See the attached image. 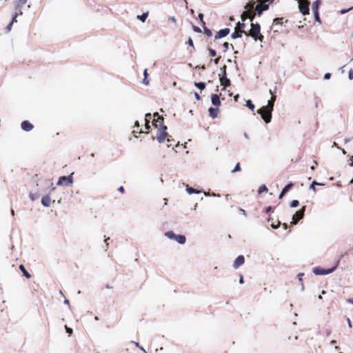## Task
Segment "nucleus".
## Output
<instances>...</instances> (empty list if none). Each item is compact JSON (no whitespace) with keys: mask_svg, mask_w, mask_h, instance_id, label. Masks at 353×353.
I'll return each mask as SVG.
<instances>
[{"mask_svg":"<svg viewBox=\"0 0 353 353\" xmlns=\"http://www.w3.org/2000/svg\"><path fill=\"white\" fill-rule=\"evenodd\" d=\"M153 125L158 128L157 139L159 143H163L170 136L166 132L167 127L163 124V119L157 112L153 114Z\"/></svg>","mask_w":353,"mask_h":353,"instance_id":"nucleus-1","label":"nucleus"},{"mask_svg":"<svg viewBox=\"0 0 353 353\" xmlns=\"http://www.w3.org/2000/svg\"><path fill=\"white\" fill-rule=\"evenodd\" d=\"M270 94H272L271 99L268 101V104L258 110V113L261 114L262 119L266 123H269L272 119V112L273 111L276 96L273 95V92L270 90Z\"/></svg>","mask_w":353,"mask_h":353,"instance_id":"nucleus-2","label":"nucleus"},{"mask_svg":"<svg viewBox=\"0 0 353 353\" xmlns=\"http://www.w3.org/2000/svg\"><path fill=\"white\" fill-rule=\"evenodd\" d=\"M261 26L259 23H251V29L249 33H245L247 36H250L255 41L259 40L260 41H263V36L261 34Z\"/></svg>","mask_w":353,"mask_h":353,"instance_id":"nucleus-3","label":"nucleus"},{"mask_svg":"<svg viewBox=\"0 0 353 353\" xmlns=\"http://www.w3.org/2000/svg\"><path fill=\"white\" fill-rule=\"evenodd\" d=\"M164 235L169 239L176 241L179 244L183 245L186 242V237L183 234H176L173 231H168Z\"/></svg>","mask_w":353,"mask_h":353,"instance_id":"nucleus-4","label":"nucleus"},{"mask_svg":"<svg viewBox=\"0 0 353 353\" xmlns=\"http://www.w3.org/2000/svg\"><path fill=\"white\" fill-rule=\"evenodd\" d=\"M339 263V260L336 262V264L332 267V268L329 269H324L321 267H316L313 268V273L316 275H326L332 273L338 266V264Z\"/></svg>","mask_w":353,"mask_h":353,"instance_id":"nucleus-5","label":"nucleus"},{"mask_svg":"<svg viewBox=\"0 0 353 353\" xmlns=\"http://www.w3.org/2000/svg\"><path fill=\"white\" fill-rule=\"evenodd\" d=\"M73 174L74 173H71L68 176H60L57 185L59 186H71L73 184Z\"/></svg>","mask_w":353,"mask_h":353,"instance_id":"nucleus-6","label":"nucleus"},{"mask_svg":"<svg viewBox=\"0 0 353 353\" xmlns=\"http://www.w3.org/2000/svg\"><path fill=\"white\" fill-rule=\"evenodd\" d=\"M305 209H306V207L303 206L299 210H298L295 212V214L292 216V221H291V223L292 225L297 224L299 221L303 218Z\"/></svg>","mask_w":353,"mask_h":353,"instance_id":"nucleus-7","label":"nucleus"},{"mask_svg":"<svg viewBox=\"0 0 353 353\" xmlns=\"http://www.w3.org/2000/svg\"><path fill=\"white\" fill-rule=\"evenodd\" d=\"M299 11L303 14L307 15L310 13L309 0H299Z\"/></svg>","mask_w":353,"mask_h":353,"instance_id":"nucleus-8","label":"nucleus"},{"mask_svg":"<svg viewBox=\"0 0 353 353\" xmlns=\"http://www.w3.org/2000/svg\"><path fill=\"white\" fill-rule=\"evenodd\" d=\"M259 4L256 6L255 11L256 14L261 15L263 11L268 10L269 4L263 1V0H257Z\"/></svg>","mask_w":353,"mask_h":353,"instance_id":"nucleus-9","label":"nucleus"},{"mask_svg":"<svg viewBox=\"0 0 353 353\" xmlns=\"http://www.w3.org/2000/svg\"><path fill=\"white\" fill-rule=\"evenodd\" d=\"M230 30L228 28L221 29L216 33V34L214 37V39H219L223 37H225L227 35H228L230 34Z\"/></svg>","mask_w":353,"mask_h":353,"instance_id":"nucleus-10","label":"nucleus"},{"mask_svg":"<svg viewBox=\"0 0 353 353\" xmlns=\"http://www.w3.org/2000/svg\"><path fill=\"white\" fill-rule=\"evenodd\" d=\"M21 128L25 132H30L34 128V125L28 121H23L21 123Z\"/></svg>","mask_w":353,"mask_h":353,"instance_id":"nucleus-11","label":"nucleus"},{"mask_svg":"<svg viewBox=\"0 0 353 353\" xmlns=\"http://www.w3.org/2000/svg\"><path fill=\"white\" fill-rule=\"evenodd\" d=\"M245 262V259L243 255H239L236 257L233 263V268L237 269L239 266L242 265Z\"/></svg>","mask_w":353,"mask_h":353,"instance_id":"nucleus-12","label":"nucleus"},{"mask_svg":"<svg viewBox=\"0 0 353 353\" xmlns=\"http://www.w3.org/2000/svg\"><path fill=\"white\" fill-rule=\"evenodd\" d=\"M294 185L292 183H290L288 185H286L283 190H281V193L279 195V199H281L283 196L289 191V190Z\"/></svg>","mask_w":353,"mask_h":353,"instance_id":"nucleus-13","label":"nucleus"},{"mask_svg":"<svg viewBox=\"0 0 353 353\" xmlns=\"http://www.w3.org/2000/svg\"><path fill=\"white\" fill-rule=\"evenodd\" d=\"M211 102L215 106L221 105V101L219 96L216 94H213L211 95Z\"/></svg>","mask_w":353,"mask_h":353,"instance_id":"nucleus-14","label":"nucleus"},{"mask_svg":"<svg viewBox=\"0 0 353 353\" xmlns=\"http://www.w3.org/2000/svg\"><path fill=\"white\" fill-rule=\"evenodd\" d=\"M41 203L45 207H50L51 204V199L49 195L43 196L41 199Z\"/></svg>","mask_w":353,"mask_h":353,"instance_id":"nucleus-15","label":"nucleus"},{"mask_svg":"<svg viewBox=\"0 0 353 353\" xmlns=\"http://www.w3.org/2000/svg\"><path fill=\"white\" fill-rule=\"evenodd\" d=\"M219 111V108H217L210 107L208 109V112H209L210 116L212 119H215L216 117H217Z\"/></svg>","mask_w":353,"mask_h":353,"instance_id":"nucleus-16","label":"nucleus"},{"mask_svg":"<svg viewBox=\"0 0 353 353\" xmlns=\"http://www.w3.org/2000/svg\"><path fill=\"white\" fill-rule=\"evenodd\" d=\"M256 3L255 1H250L245 6V9L248 12H252L256 8Z\"/></svg>","mask_w":353,"mask_h":353,"instance_id":"nucleus-17","label":"nucleus"},{"mask_svg":"<svg viewBox=\"0 0 353 353\" xmlns=\"http://www.w3.org/2000/svg\"><path fill=\"white\" fill-rule=\"evenodd\" d=\"M219 81H220L221 85L224 86L225 88H226L230 85V80L227 78V76L224 77H220Z\"/></svg>","mask_w":353,"mask_h":353,"instance_id":"nucleus-18","label":"nucleus"},{"mask_svg":"<svg viewBox=\"0 0 353 353\" xmlns=\"http://www.w3.org/2000/svg\"><path fill=\"white\" fill-rule=\"evenodd\" d=\"M245 27V25L244 23H241V22H238L236 25V27H235V29L236 30H238L239 31H240L241 33H247L246 32H245L244 30V28Z\"/></svg>","mask_w":353,"mask_h":353,"instance_id":"nucleus-19","label":"nucleus"},{"mask_svg":"<svg viewBox=\"0 0 353 353\" xmlns=\"http://www.w3.org/2000/svg\"><path fill=\"white\" fill-rule=\"evenodd\" d=\"M320 4H321L320 0H316L312 3V8L313 12H319V8Z\"/></svg>","mask_w":353,"mask_h":353,"instance_id":"nucleus-20","label":"nucleus"},{"mask_svg":"<svg viewBox=\"0 0 353 353\" xmlns=\"http://www.w3.org/2000/svg\"><path fill=\"white\" fill-rule=\"evenodd\" d=\"M19 269L26 278L29 279L31 277L30 274L26 270L25 267L23 265H20Z\"/></svg>","mask_w":353,"mask_h":353,"instance_id":"nucleus-21","label":"nucleus"},{"mask_svg":"<svg viewBox=\"0 0 353 353\" xmlns=\"http://www.w3.org/2000/svg\"><path fill=\"white\" fill-rule=\"evenodd\" d=\"M186 192L190 194H199L200 192L199 190H197L192 187L187 186L185 189Z\"/></svg>","mask_w":353,"mask_h":353,"instance_id":"nucleus-22","label":"nucleus"},{"mask_svg":"<svg viewBox=\"0 0 353 353\" xmlns=\"http://www.w3.org/2000/svg\"><path fill=\"white\" fill-rule=\"evenodd\" d=\"M242 37V33L238 30H234V32L232 34L231 37L233 39L240 38Z\"/></svg>","mask_w":353,"mask_h":353,"instance_id":"nucleus-23","label":"nucleus"},{"mask_svg":"<svg viewBox=\"0 0 353 353\" xmlns=\"http://www.w3.org/2000/svg\"><path fill=\"white\" fill-rule=\"evenodd\" d=\"M194 86L200 90H203L205 88V83L203 82L194 83Z\"/></svg>","mask_w":353,"mask_h":353,"instance_id":"nucleus-24","label":"nucleus"},{"mask_svg":"<svg viewBox=\"0 0 353 353\" xmlns=\"http://www.w3.org/2000/svg\"><path fill=\"white\" fill-rule=\"evenodd\" d=\"M148 16V13H143L141 15H139L137 18L142 22H144Z\"/></svg>","mask_w":353,"mask_h":353,"instance_id":"nucleus-25","label":"nucleus"},{"mask_svg":"<svg viewBox=\"0 0 353 353\" xmlns=\"http://www.w3.org/2000/svg\"><path fill=\"white\" fill-rule=\"evenodd\" d=\"M268 192V188L265 185H262L259 187V190H258V193L259 194H261L263 192Z\"/></svg>","mask_w":353,"mask_h":353,"instance_id":"nucleus-26","label":"nucleus"},{"mask_svg":"<svg viewBox=\"0 0 353 353\" xmlns=\"http://www.w3.org/2000/svg\"><path fill=\"white\" fill-rule=\"evenodd\" d=\"M227 76V74H226V65H223L222 68H221V73L219 74V77H226Z\"/></svg>","mask_w":353,"mask_h":353,"instance_id":"nucleus-27","label":"nucleus"},{"mask_svg":"<svg viewBox=\"0 0 353 353\" xmlns=\"http://www.w3.org/2000/svg\"><path fill=\"white\" fill-rule=\"evenodd\" d=\"M249 17V12L245 10L243 12L241 16V20L245 21Z\"/></svg>","mask_w":353,"mask_h":353,"instance_id":"nucleus-28","label":"nucleus"},{"mask_svg":"<svg viewBox=\"0 0 353 353\" xmlns=\"http://www.w3.org/2000/svg\"><path fill=\"white\" fill-rule=\"evenodd\" d=\"M27 2V0H16L15 1V3H16V6L17 7H20V6H23L24 4H26Z\"/></svg>","mask_w":353,"mask_h":353,"instance_id":"nucleus-29","label":"nucleus"},{"mask_svg":"<svg viewBox=\"0 0 353 353\" xmlns=\"http://www.w3.org/2000/svg\"><path fill=\"white\" fill-rule=\"evenodd\" d=\"M246 106L251 110H253L255 108L254 105L252 103V102L250 100L246 101Z\"/></svg>","mask_w":353,"mask_h":353,"instance_id":"nucleus-30","label":"nucleus"},{"mask_svg":"<svg viewBox=\"0 0 353 353\" xmlns=\"http://www.w3.org/2000/svg\"><path fill=\"white\" fill-rule=\"evenodd\" d=\"M299 205V201L298 200H293L290 203V206L292 208H296Z\"/></svg>","mask_w":353,"mask_h":353,"instance_id":"nucleus-31","label":"nucleus"},{"mask_svg":"<svg viewBox=\"0 0 353 353\" xmlns=\"http://www.w3.org/2000/svg\"><path fill=\"white\" fill-rule=\"evenodd\" d=\"M314 15L315 21L317 23H321V19H320V17H319V12H314Z\"/></svg>","mask_w":353,"mask_h":353,"instance_id":"nucleus-32","label":"nucleus"},{"mask_svg":"<svg viewBox=\"0 0 353 353\" xmlns=\"http://www.w3.org/2000/svg\"><path fill=\"white\" fill-rule=\"evenodd\" d=\"M131 342H132V343H134V344L137 347H139L140 350H141L144 353H147V352H146V351H145V350L142 346H141V345H140V344H139V343L135 342V341H132Z\"/></svg>","mask_w":353,"mask_h":353,"instance_id":"nucleus-33","label":"nucleus"},{"mask_svg":"<svg viewBox=\"0 0 353 353\" xmlns=\"http://www.w3.org/2000/svg\"><path fill=\"white\" fill-rule=\"evenodd\" d=\"M255 14H256V12H254V11L249 12V17L248 18L250 19L251 22L253 21Z\"/></svg>","mask_w":353,"mask_h":353,"instance_id":"nucleus-34","label":"nucleus"},{"mask_svg":"<svg viewBox=\"0 0 353 353\" xmlns=\"http://www.w3.org/2000/svg\"><path fill=\"white\" fill-rule=\"evenodd\" d=\"M204 32L206 34V35L208 37H211L212 35V31L210 29H208V28H205V27L204 28Z\"/></svg>","mask_w":353,"mask_h":353,"instance_id":"nucleus-35","label":"nucleus"},{"mask_svg":"<svg viewBox=\"0 0 353 353\" xmlns=\"http://www.w3.org/2000/svg\"><path fill=\"white\" fill-rule=\"evenodd\" d=\"M241 170L240 163H238L236 164L234 168L232 170V172H236Z\"/></svg>","mask_w":353,"mask_h":353,"instance_id":"nucleus-36","label":"nucleus"},{"mask_svg":"<svg viewBox=\"0 0 353 353\" xmlns=\"http://www.w3.org/2000/svg\"><path fill=\"white\" fill-rule=\"evenodd\" d=\"M168 21L174 23L175 24V26L177 27L176 19V18L174 17H173V16L169 17H168Z\"/></svg>","mask_w":353,"mask_h":353,"instance_id":"nucleus-37","label":"nucleus"},{"mask_svg":"<svg viewBox=\"0 0 353 353\" xmlns=\"http://www.w3.org/2000/svg\"><path fill=\"white\" fill-rule=\"evenodd\" d=\"M209 53L212 57H215L216 55V52L214 49L209 48L208 49Z\"/></svg>","mask_w":353,"mask_h":353,"instance_id":"nucleus-38","label":"nucleus"},{"mask_svg":"<svg viewBox=\"0 0 353 353\" xmlns=\"http://www.w3.org/2000/svg\"><path fill=\"white\" fill-rule=\"evenodd\" d=\"M29 197L30 198V199L32 201H34L38 198V195L33 194V193H30Z\"/></svg>","mask_w":353,"mask_h":353,"instance_id":"nucleus-39","label":"nucleus"},{"mask_svg":"<svg viewBox=\"0 0 353 353\" xmlns=\"http://www.w3.org/2000/svg\"><path fill=\"white\" fill-rule=\"evenodd\" d=\"M12 25H13V21H11L8 26L6 28V30L7 32H10L12 29Z\"/></svg>","mask_w":353,"mask_h":353,"instance_id":"nucleus-40","label":"nucleus"},{"mask_svg":"<svg viewBox=\"0 0 353 353\" xmlns=\"http://www.w3.org/2000/svg\"><path fill=\"white\" fill-rule=\"evenodd\" d=\"M21 14H22V12H21V11H20V12H19V13H16V14L14 15V17H13V18H12V21H13V23H14V22H17V17H18L19 15H21Z\"/></svg>","mask_w":353,"mask_h":353,"instance_id":"nucleus-41","label":"nucleus"},{"mask_svg":"<svg viewBox=\"0 0 353 353\" xmlns=\"http://www.w3.org/2000/svg\"><path fill=\"white\" fill-rule=\"evenodd\" d=\"M192 29L196 32H198V33H201V29L200 28L197 27V26H192Z\"/></svg>","mask_w":353,"mask_h":353,"instance_id":"nucleus-42","label":"nucleus"},{"mask_svg":"<svg viewBox=\"0 0 353 353\" xmlns=\"http://www.w3.org/2000/svg\"><path fill=\"white\" fill-rule=\"evenodd\" d=\"M229 46L230 44L228 43V42H225L223 44V51L224 52H226L229 48Z\"/></svg>","mask_w":353,"mask_h":353,"instance_id":"nucleus-43","label":"nucleus"},{"mask_svg":"<svg viewBox=\"0 0 353 353\" xmlns=\"http://www.w3.org/2000/svg\"><path fill=\"white\" fill-rule=\"evenodd\" d=\"M280 225H281L280 221H278V223H277L276 224L272 223V224H271V227H272L273 229H277V228H279V227L280 226Z\"/></svg>","mask_w":353,"mask_h":353,"instance_id":"nucleus-44","label":"nucleus"},{"mask_svg":"<svg viewBox=\"0 0 353 353\" xmlns=\"http://www.w3.org/2000/svg\"><path fill=\"white\" fill-rule=\"evenodd\" d=\"M352 8H352V7H351V8H348V9H343V10H341L340 11V13H341V14H344L347 13V12H349L350 10H351Z\"/></svg>","mask_w":353,"mask_h":353,"instance_id":"nucleus-45","label":"nucleus"},{"mask_svg":"<svg viewBox=\"0 0 353 353\" xmlns=\"http://www.w3.org/2000/svg\"><path fill=\"white\" fill-rule=\"evenodd\" d=\"M348 78H349L350 80H352L353 79V70L352 69H350V71H349Z\"/></svg>","mask_w":353,"mask_h":353,"instance_id":"nucleus-46","label":"nucleus"},{"mask_svg":"<svg viewBox=\"0 0 353 353\" xmlns=\"http://www.w3.org/2000/svg\"><path fill=\"white\" fill-rule=\"evenodd\" d=\"M172 141H173V140H172V139H170V137L167 139V142H168V145H167V146H168V148H170V147L172 146Z\"/></svg>","mask_w":353,"mask_h":353,"instance_id":"nucleus-47","label":"nucleus"},{"mask_svg":"<svg viewBox=\"0 0 353 353\" xmlns=\"http://www.w3.org/2000/svg\"><path fill=\"white\" fill-rule=\"evenodd\" d=\"M65 330H66L67 333H68L69 334H72L73 330H72V328L68 327V326H66V325L65 326Z\"/></svg>","mask_w":353,"mask_h":353,"instance_id":"nucleus-48","label":"nucleus"},{"mask_svg":"<svg viewBox=\"0 0 353 353\" xmlns=\"http://www.w3.org/2000/svg\"><path fill=\"white\" fill-rule=\"evenodd\" d=\"M150 120L145 121V127L146 130H149L150 128Z\"/></svg>","mask_w":353,"mask_h":353,"instance_id":"nucleus-49","label":"nucleus"},{"mask_svg":"<svg viewBox=\"0 0 353 353\" xmlns=\"http://www.w3.org/2000/svg\"><path fill=\"white\" fill-rule=\"evenodd\" d=\"M198 17L200 21L202 22L203 25H205V22L203 21V14L202 13H199Z\"/></svg>","mask_w":353,"mask_h":353,"instance_id":"nucleus-50","label":"nucleus"},{"mask_svg":"<svg viewBox=\"0 0 353 353\" xmlns=\"http://www.w3.org/2000/svg\"><path fill=\"white\" fill-rule=\"evenodd\" d=\"M152 119V114L150 113H148L145 114V121H148Z\"/></svg>","mask_w":353,"mask_h":353,"instance_id":"nucleus-51","label":"nucleus"},{"mask_svg":"<svg viewBox=\"0 0 353 353\" xmlns=\"http://www.w3.org/2000/svg\"><path fill=\"white\" fill-rule=\"evenodd\" d=\"M330 77H331V74L330 73H325V75H324V79H326V80L330 79Z\"/></svg>","mask_w":353,"mask_h":353,"instance_id":"nucleus-52","label":"nucleus"},{"mask_svg":"<svg viewBox=\"0 0 353 353\" xmlns=\"http://www.w3.org/2000/svg\"><path fill=\"white\" fill-rule=\"evenodd\" d=\"M187 43H188V45H190V46L194 47L193 41H192V39L191 38H189V39H188V41Z\"/></svg>","mask_w":353,"mask_h":353,"instance_id":"nucleus-53","label":"nucleus"},{"mask_svg":"<svg viewBox=\"0 0 353 353\" xmlns=\"http://www.w3.org/2000/svg\"><path fill=\"white\" fill-rule=\"evenodd\" d=\"M194 97L197 101H199L201 99L199 94L196 92H194Z\"/></svg>","mask_w":353,"mask_h":353,"instance_id":"nucleus-54","label":"nucleus"},{"mask_svg":"<svg viewBox=\"0 0 353 353\" xmlns=\"http://www.w3.org/2000/svg\"><path fill=\"white\" fill-rule=\"evenodd\" d=\"M239 211H240V212H241L243 216H247V214H246V212H245L243 209H240V210H239Z\"/></svg>","mask_w":353,"mask_h":353,"instance_id":"nucleus-55","label":"nucleus"},{"mask_svg":"<svg viewBox=\"0 0 353 353\" xmlns=\"http://www.w3.org/2000/svg\"><path fill=\"white\" fill-rule=\"evenodd\" d=\"M312 184H314V186L315 185H324L323 183H319V182H316V181H314Z\"/></svg>","mask_w":353,"mask_h":353,"instance_id":"nucleus-56","label":"nucleus"},{"mask_svg":"<svg viewBox=\"0 0 353 353\" xmlns=\"http://www.w3.org/2000/svg\"><path fill=\"white\" fill-rule=\"evenodd\" d=\"M118 191L121 192V193H123L124 192V188L123 186H121L118 188Z\"/></svg>","mask_w":353,"mask_h":353,"instance_id":"nucleus-57","label":"nucleus"},{"mask_svg":"<svg viewBox=\"0 0 353 353\" xmlns=\"http://www.w3.org/2000/svg\"><path fill=\"white\" fill-rule=\"evenodd\" d=\"M303 276V273H299L297 276H298V279L299 280L301 281H302V276Z\"/></svg>","mask_w":353,"mask_h":353,"instance_id":"nucleus-58","label":"nucleus"},{"mask_svg":"<svg viewBox=\"0 0 353 353\" xmlns=\"http://www.w3.org/2000/svg\"><path fill=\"white\" fill-rule=\"evenodd\" d=\"M310 188H311V189H312L314 192H316V188H315V186H314V184H311V185H310Z\"/></svg>","mask_w":353,"mask_h":353,"instance_id":"nucleus-59","label":"nucleus"},{"mask_svg":"<svg viewBox=\"0 0 353 353\" xmlns=\"http://www.w3.org/2000/svg\"><path fill=\"white\" fill-rule=\"evenodd\" d=\"M347 324L349 327H352V323L349 318L347 319Z\"/></svg>","mask_w":353,"mask_h":353,"instance_id":"nucleus-60","label":"nucleus"},{"mask_svg":"<svg viewBox=\"0 0 353 353\" xmlns=\"http://www.w3.org/2000/svg\"><path fill=\"white\" fill-rule=\"evenodd\" d=\"M220 57L216 58L214 60V62L215 64H218L219 63V59H220Z\"/></svg>","mask_w":353,"mask_h":353,"instance_id":"nucleus-61","label":"nucleus"},{"mask_svg":"<svg viewBox=\"0 0 353 353\" xmlns=\"http://www.w3.org/2000/svg\"><path fill=\"white\" fill-rule=\"evenodd\" d=\"M244 282V280H243V277L242 275L240 276V278H239V283H243Z\"/></svg>","mask_w":353,"mask_h":353,"instance_id":"nucleus-62","label":"nucleus"},{"mask_svg":"<svg viewBox=\"0 0 353 353\" xmlns=\"http://www.w3.org/2000/svg\"><path fill=\"white\" fill-rule=\"evenodd\" d=\"M347 302L348 303H350V304H352V305H353V299H348L347 300Z\"/></svg>","mask_w":353,"mask_h":353,"instance_id":"nucleus-63","label":"nucleus"},{"mask_svg":"<svg viewBox=\"0 0 353 353\" xmlns=\"http://www.w3.org/2000/svg\"><path fill=\"white\" fill-rule=\"evenodd\" d=\"M271 210H272V208L270 206H269L268 208H267L265 212L269 213V212H270Z\"/></svg>","mask_w":353,"mask_h":353,"instance_id":"nucleus-64","label":"nucleus"}]
</instances>
